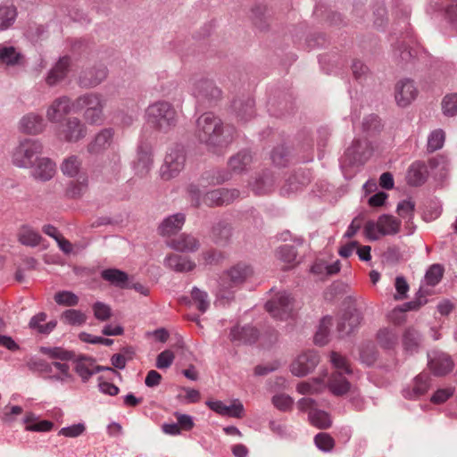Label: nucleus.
Here are the masks:
<instances>
[{"instance_id": "f257e3e1", "label": "nucleus", "mask_w": 457, "mask_h": 457, "mask_svg": "<svg viewBox=\"0 0 457 457\" xmlns=\"http://www.w3.org/2000/svg\"><path fill=\"white\" fill-rule=\"evenodd\" d=\"M195 133L198 140L216 154H222L236 137V129L225 126L212 112H205L197 119Z\"/></svg>"}, {"instance_id": "f03ea898", "label": "nucleus", "mask_w": 457, "mask_h": 457, "mask_svg": "<svg viewBox=\"0 0 457 457\" xmlns=\"http://www.w3.org/2000/svg\"><path fill=\"white\" fill-rule=\"evenodd\" d=\"M178 112L172 104L167 101H157L145 109V120L154 130L167 134L178 123Z\"/></svg>"}, {"instance_id": "7ed1b4c3", "label": "nucleus", "mask_w": 457, "mask_h": 457, "mask_svg": "<svg viewBox=\"0 0 457 457\" xmlns=\"http://www.w3.org/2000/svg\"><path fill=\"white\" fill-rule=\"evenodd\" d=\"M106 100L103 95L96 92L79 96L73 102L75 112L83 111V119L89 125H101L104 120V109Z\"/></svg>"}, {"instance_id": "20e7f679", "label": "nucleus", "mask_w": 457, "mask_h": 457, "mask_svg": "<svg viewBox=\"0 0 457 457\" xmlns=\"http://www.w3.org/2000/svg\"><path fill=\"white\" fill-rule=\"evenodd\" d=\"M330 361L337 370L329 379L328 387L336 395H345L350 389V383L344 375L352 373L350 365L347 360L337 352L331 353Z\"/></svg>"}, {"instance_id": "39448f33", "label": "nucleus", "mask_w": 457, "mask_h": 457, "mask_svg": "<svg viewBox=\"0 0 457 457\" xmlns=\"http://www.w3.org/2000/svg\"><path fill=\"white\" fill-rule=\"evenodd\" d=\"M401 221L389 214H383L377 221L368 220L364 225V235L371 241L381 237L395 235L400 231Z\"/></svg>"}, {"instance_id": "423d86ee", "label": "nucleus", "mask_w": 457, "mask_h": 457, "mask_svg": "<svg viewBox=\"0 0 457 457\" xmlns=\"http://www.w3.org/2000/svg\"><path fill=\"white\" fill-rule=\"evenodd\" d=\"M87 135V125L78 117L66 118L55 129L56 137L67 143H77Z\"/></svg>"}, {"instance_id": "0eeeda50", "label": "nucleus", "mask_w": 457, "mask_h": 457, "mask_svg": "<svg viewBox=\"0 0 457 457\" xmlns=\"http://www.w3.org/2000/svg\"><path fill=\"white\" fill-rule=\"evenodd\" d=\"M42 149V144L38 140L24 139L12 153V163L19 168H30L34 160L38 159L37 155L41 154Z\"/></svg>"}, {"instance_id": "6e6552de", "label": "nucleus", "mask_w": 457, "mask_h": 457, "mask_svg": "<svg viewBox=\"0 0 457 457\" xmlns=\"http://www.w3.org/2000/svg\"><path fill=\"white\" fill-rule=\"evenodd\" d=\"M186 154L182 147L175 146L167 152L162 165L160 168V177L162 180L169 181L184 170Z\"/></svg>"}, {"instance_id": "1a4fd4ad", "label": "nucleus", "mask_w": 457, "mask_h": 457, "mask_svg": "<svg viewBox=\"0 0 457 457\" xmlns=\"http://www.w3.org/2000/svg\"><path fill=\"white\" fill-rule=\"evenodd\" d=\"M190 91L199 101L217 99L220 96V89L213 82L204 77H194L190 79Z\"/></svg>"}, {"instance_id": "9d476101", "label": "nucleus", "mask_w": 457, "mask_h": 457, "mask_svg": "<svg viewBox=\"0 0 457 457\" xmlns=\"http://www.w3.org/2000/svg\"><path fill=\"white\" fill-rule=\"evenodd\" d=\"M265 306L273 318L280 320L290 317L293 311L292 299L286 292L277 294Z\"/></svg>"}, {"instance_id": "9b49d317", "label": "nucleus", "mask_w": 457, "mask_h": 457, "mask_svg": "<svg viewBox=\"0 0 457 457\" xmlns=\"http://www.w3.org/2000/svg\"><path fill=\"white\" fill-rule=\"evenodd\" d=\"M73 108V103L68 96H60L54 99L47 107L46 112V119L51 123L60 124L65 116L68 115Z\"/></svg>"}, {"instance_id": "f8f14e48", "label": "nucleus", "mask_w": 457, "mask_h": 457, "mask_svg": "<svg viewBox=\"0 0 457 457\" xmlns=\"http://www.w3.org/2000/svg\"><path fill=\"white\" fill-rule=\"evenodd\" d=\"M253 269L245 262H238L221 277V287H229L245 282L253 275Z\"/></svg>"}, {"instance_id": "ddd939ff", "label": "nucleus", "mask_w": 457, "mask_h": 457, "mask_svg": "<svg viewBox=\"0 0 457 457\" xmlns=\"http://www.w3.org/2000/svg\"><path fill=\"white\" fill-rule=\"evenodd\" d=\"M319 361V356L315 352L303 353L291 363L290 370L295 376L303 377L314 370Z\"/></svg>"}, {"instance_id": "4468645a", "label": "nucleus", "mask_w": 457, "mask_h": 457, "mask_svg": "<svg viewBox=\"0 0 457 457\" xmlns=\"http://www.w3.org/2000/svg\"><path fill=\"white\" fill-rule=\"evenodd\" d=\"M371 149L367 138H357L353 141L351 146L345 151V158L349 163L359 165L364 163L370 155Z\"/></svg>"}, {"instance_id": "2eb2a0df", "label": "nucleus", "mask_w": 457, "mask_h": 457, "mask_svg": "<svg viewBox=\"0 0 457 457\" xmlns=\"http://www.w3.org/2000/svg\"><path fill=\"white\" fill-rule=\"evenodd\" d=\"M239 197L237 189L219 188L206 193L204 196V204L209 207L229 204Z\"/></svg>"}, {"instance_id": "dca6fc26", "label": "nucleus", "mask_w": 457, "mask_h": 457, "mask_svg": "<svg viewBox=\"0 0 457 457\" xmlns=\"http://www.w3.org/2000/svg\"><path fill=\"white\" fill-rule=\"evenodd\" d=\"M418 89L411 79H402L395 85V97L401 107L409 105L417 96Z\"/></svg>"}, {"instance_id": "f3484780", "label": "nucleus", "mask_w": 457, "mask_h": 457, "mask_svg": "<svg viewBox=\"0 0 457 457\" xmlns=\"http://www.w3.org/2000/svg\"><path fill=\"white\" fill-rule=\"evenodd\" d=\"M362 317L357 310L344 312L337 320V330L340 337L353 333L361 324Z\"/></svg>"}, {"instance_id": "a211bd4d", "label": "nucleus", "mask_w": 457, "mask_h": 457, "mask_svg": "<svg viewBox=\"0 0 457 457\" xmlns=\"http://www.w3.org/2000/svg\"><path fill=\"white\" fill-rule=\"evenodd\" d=\"M114 137V130L111 128L100 130L92 141L87 145V150L91 154H99L107 150Z\"/></svg>"}, {"instance_id": "6ab92c4d", "label": "nucleus", "mask_w": 457, "mask_h": 457, "mask_svg": "<svg viewBox=\"0 0 457 457\" xmlns=\"http://www.w3.org/2000/svg\"><path fill=\"white\" fill-rule=\"evenodd\" d=\"M20 129L26 134L29 135H37L42 133L46 127V123L45 122L43 117L39 114L29 112L24 115L20 120Z\"/></svg>"}, {"instance_id": "aec40b11", "label": "nucleus", "mask_w": 457, "mask_h": 457, "mask_svg": "<svg viewBox=\"0 0 457 457\" xmlns=\"http://www.w3.org/2000/svg\"><path fill=\"white\" fill-rule=\"evenodd\" d=\"M107 77V69L104 65L84 71L79 77V83L84 87H94Z\"/></svg>"}, {"instance_id": "412c9836", "label": "nucleus", "mask_w": 457, "mask_h": 457, "mask_svg": "<svg viewBox=\"0 0 457 457\" xmlns=\"http://www.w3.org/2000/svg\"><path fill=\"white\" fill-rule=\"evenodd\" d=\"M71 65V59L69 56L65 55L61 57L55 65L49 71L46 82L48 86H54L63 80L69 71V67Z\"/></svg>"}, {"instance_id": "4be33fe9", "label": "nucleus", "mask_w": 457, "mask_h": 457, "mask_svg": "<svg viewBox=\"0 0 457 457\" xmlns=\"http://www.w3.org/2000/svg\"><path fill=\"white\" fill-rule=\"evenodd\" d=\"M229 337L237 344H252L258 338V332L251 326H236L231 329Z\"/></svg>"}, {"instance_id": "5701e85b", "label": "nucleus", "mask_w": 457, "mask_h": 457, "mask_svg": "<svg viewBox=\"0 0 457 457\" xmlns=\"http://www.w3.org/2000/svg\"><path fill=\"white\" fill-rule=\"evenodd\" d=\"M206 405L215 412L234 418L242 417L244 407L240 402H235L231 405H226L221 401H208Z\"/></svg>"}, {"instance_id": "b1692460", "label": "nucleus", "mask_w": 457, "mask_h": 457, "mask_svg": "<svg viewBox=\"0 0 457 457\" xmlns=\"http://www.w3.org/2000/svg\"><path fill=\"white\" fill-rule=\"evenodd\" d=\"M430 370L436 376H445L450 373L454 367L451 356L446 353H441L428 361Z\"/></svg>"}, {"instance_id": "393cba45", "label": "nucleus", "mask_w": 457, "mask_h": 457, "mask_svg": "<svg viewBox=\"0 0 457 457\" xmlns=\"http://www.w3.org/2000/svg\"><path fill=\"white\" fill-rule=\"evenodd\" d=\"M427 178L428 170L424 162H415L408 168L406 180L410 186H420L425 183Z\"/></svg>"}, {"instance_id": "a878e982", "label": "nucleus", "mask_w": 457, "mask_h": 457, "mask_svg": "<svg viewBox=\"0 0 457 457\" xmlns=\"http://www.w3.org/2000/svg\"><path fill=\"white\" fill-rule=\"evenodd\" d=\"M253 162V156L246 150L239 151L228 159V166L234 173H242L248 170Z\"/></svg>"}, {"instance_id": "bb28decb", "label": "nucleus", "mask_w": 457, "mask_h": 457, "mask_svg": "<svg viewBox=\"0 0 457 457\" xmlns=\"http://www.w3.org/2000/svg\"><path fill=\"white\" fill-rule=\"evenodd\" d=\"M56 171L55 163L49 158L37 159L36 165L33 170V176L42 181L51 179Z\"/></svg>"}, {"instance_id": "cd10ccee", "label": "nucleus", "mask_w": 457, "mask_h": 457, "mask_svg": "<svg viewBox=\"0 0 457 457\" xmlns=\"http://www.w3.org/2000/svg\"><path fill=\"white\" fill-rule=\"evenodd\" d=\"M310 182V177L305 171H297L288 177L285 185L281 188V194L290 195L301 189Z\"/></svg>"}, {"instance_id": "c85d7f7f", "label": "nucleus", "mask_w": 457, "mask_h": 457, "mask_svg": "<svg viewBox=\"0 0 457 457\" xmlns=\"http://www.w3.org/2000/svg\"><path fill=\"white\" fill-rule=\"evenodd\" d=\"M164 264L166 267L178 272H187L195 267V263L193 261L176 253L168 255L165 258Z\"/></svg>"}, {"instance_id": "c756f323", "label": "nucleus", "mask_w": 457, "mask_h": 457, "mask_svg": "<svg viewBox=\"0 0 457 457\" xmlns=\"http://www.w3.org/2000/svg\"><path fill=\"white\" fill-rule=\"evenodd\" d=\"M61 170L65 176L75 178L81 174H87L82 170V160L78 155H70L63 159Z\"/></svg>"}, {"instance_id": "7c9ffc66", "label": "nucleus", "mask_w": 457, "mask_h": 457, "mask_svg": "<svg viewBox=\"0 0 457 457\" xmlns=\"http://www.w3.org/2000/svg\"><path fill=\"white\" fill-rule=\"evenodd\" d=\"M103 370H104V368L96 366L93 360L85 357L79 358L75 365L76 372L84 382L87 381L93 374Z\"/></svg>"}, {"instance_id": "2f4dec72", "label": "nucleus", "mask_w": 457, "mask_h": 457, "mask_svg": "<svg viewBox=\"0 0 457 457\" xmlns=\"http://www.w3.org/2000/svg\"><path fill=\"white\" fill-rule=\"evenodd\" d=\"M423 303L420 300L411 301L403 303L402 306L395 308L388 315V319L393 323L399 325L405 320V312L408 311L419 309Z\"/></svg>"}, {"instance_id": "473e14b6", "label": "nucleus", "mask_w": 457, "mask_h": 457, "mask_svg": "<svg viewBox=\"0 0 457 457\" xmlns=\"http://www.w3.org/2000/svg\"><path fill=\"white\" fill-rule=\"evenodd\" d=\"M170 245L180 252H195L199 248V242L190 235H181L170 241Z\"/></svg>"}, {"instance_id": "72a5a7b5", "label": "nucleus", "mask_w": 457, "mask_h": 457, "mask_svg": "<svg viewBox=\"0 0 457 457\" xmlns=\"http://www.w3.org/2000/svg\"><path fill=\"white\" fill-rule=\"evenodd\" d=\"M185 222V216L177 213L165 219L159 227L160 233L163 236H169L179 231Z\"/></svg>"}, {"instance_id": "f704fd0d", "label": "nucleus", "mask_w": 457, "mask_h": 457, "mask_svg": "<svg viewBox=\"0 0 457 457\" xmlns=\"http://www.w3.org/2000/svg\"><path fill=\"white\" fill-rule=\"evenodd\" d=\"M153 165V154L149 149H140L137 154V161L135 170L140 176L146 175Z\"/></svg>"}, {"instance_id": "c9c22d12", "label": "nucleus", "mask_w": 457, "mask_h": 457, "mask_svg": "<svg viewBox=\"0 0 457 457\" xmlns=\"http://www.w3.org/2000/svg\"><path fill=\"white\" fill-rule=\"evenodd\" d=\"M22 54L13 46H0V62L7 66L20 64Z\"/></svg>"}, {"instance_id": "e433bc0d", "label": "nucleus", "mask_w": 457, "mask_h": 457, "mask_svg": "<svg viewBox=\"0 0 457 457\" xmlns=\"http://www.w3.org/2000/svg\"><path fill=\"white\" fill-rule=\"evenodd\" d=\"M46 314L40 312L33 316L29 321V328L41 334H49L56 326V321L46 322Z\"/></svg>"}, {"instance_id": "4c0bfd02", "label": "nucleus", "mask_w": 457, "mask_h": 457, "mask_svg": "<svg viewBox=\"0 0 457 457\" xmlns=\"http://www.w3.org/2000/svg\"><path fill=\"white\" fill-rule=\"evenodd\" d=\"M19 241L27 246H37L40 244L42 237L33 228L23 226L18 234Z\"/></svg>"}, {"instance_id": "58836bf2", "label": "nucleus", "mask_w": 457, "mask_h": 457, "mask_svg": "<svg viewBox=\"0 0 457 457\" xmlns=\"http://www.w3.org/2000/svg\"><path fill=\"white\" fill-rule=\"evenodd\" d=\"M296 255V250L293 245H282L276 251L277 259L285 264L284 269H287L295 264Z\"/></svg>"}, {"instance_id": "ea45409f", "label": "nucleus", "mask_w": 457, "mask_h": 457, "mask_svg": "<svg viewBox=\"0 0 457 457\" xmlns=\"http://www.w3.org/2000/svg\"><path fill=\"white\" fill-rule=\"evenodd\" d=\"M76 179L71 181L68 187L67 194L71 197H79L87 190L88 178L87 174H81L75 177Z\"/></svg>"}, {"instance_id": "a19ab883", "label": "nucleus", "mask_w": 457, "mask_h": 457, "mask_svg": "<svg viewBox=\"0 0 457 457\" xmlns=\"http://www.w3.org/2000/svg\"><path fill=\"white\" fill-rule=\"evenodd\" d=\"M377 340L381 347L391 349L397 343V333L394 328H381L377 334Z\"/></svg>"}, {"instance_id": "79ce46f5", "label": "nucleus", "mask_w": 457, "mask_h": 457, "mask_svg": "<svg viewBox=\"0 0 457 457\" xmlns=\"http://www.w3.org/2000/svg\"><path fill=\"white\" fill-rule=\"evenodd\" d=\"M102 278L116 287H122L128 281V275L117 269H107L102 272Z\"/></svg>"}, {"instance_id": "37998d69", "label": "nucleus", "mask_w": 457, "mask_h": 457, "mask_svg": "<svg viewBox=\"0 0 457 457\" xmlns=\"http://www.w3.org/2000/svg\"><path fill=\"white\" fill-rule=\"evenodd\" d=\"M428 376L420 374L415 378L412 392H405L404 396L407 398L419 397L424 395L428 390Z\"/></svg>"}, {"instance_id": "c03bdc74", "label": "nucleus", "mask_w": 457, "mask_h": 457, "mask_svg": "<svg viewBox=\"0 0 457 457\" xmlns=\"http://www.w3.org/2000/svg\"><path fill=\"white\" fill-rule=\"evenodd\" d=\"M420 343V336L417 330L409 328L405 330L403 336V345L406 351H415Z\"/></svg>"}, {"instance_id": "a18cd8bd", "label": "nucleus", "mask_w": 457, "mask_h": 457, "mask_svg": "<svg viewBox=\"0 0 457 457\" xmlns=\"http://www.w3.org/2000/svg\"><path fill=\"white\" fill-rule=\"evenodd\" d=\"M309 420L313 426L320 429L329 428L332 423L328 413L318 409L309 414Z\"/></svg>"}, {"instance_id": "49530a36", "label": "nucleus", "mask_w": 457, "mask_h": 457, "mask_svg": "<svg viewBox=\"0 0 457 457\" xmlns=\"http://www.w3.org/2000/svg\"><path fill=\"white\" fill-rule=\"evenodd\" d=\"M191 296L193 303L196 306L197 310L202 313L205 312L210 306L208 294L197 287H194L191 292Z\"/></svg>"}, {"instance_id": "de8ad7c7", "label": "nucleus", "mask_w": 457, "mask_h": 457, "mask_svg": "<svg viewBox=\"0 0 457 457\" xmlns=\"http://www.w3.org/2000/svg\"><path fill=\"white\" fill-rule=\"evenodd\" d=\"M235 109L237 112V116L242 120H248L254 114V103L252 99H247L245 103H235Z\"/></svg>"}, {"instance_id": "09e8293b", "label": "nucleus", "mask_w": 457, "mask_h": 457, "mask_svg": "<svg viewBox=\"0 0 457 457\" xmlns=\"http://www.w3.org/2000/svg\"><path fill=\"white\" fill-rule=\"evenodd\" d=\"M17 12L13 6L0 7V29L9 28L15 21Z\"/></svg>"}, {"instance_id": "8fccbe9b", "label": "nucleus", "mask_w": 457, "mask_h": 457, "mask_svg": "<svg viewBox=\"0 0 457 457\" xmlns=\"http://www.w3.org/2000/svg\"><path fill=\"white\" fill-rule=\"evenodd\" d=\"M443 113L448 117L457 115V94H448L442 100Z\"/></svg>"}, {"instance_id": "3c124183", "label": "nucleus", "mask_w": 457, "mask_h": 457, "mask_svg": "<svg viewBox=\"0 0 457 457\" xmlns=\"http://www.w3.org/2000/svg\"><path fill=\"white\" fill-rule=\"evenodd\" d=\"M332 326V319L330 317H325L320 321L318 331L315 334L314 340L316 344L323 345L327 343V337L328 336L329 328Z\"/></svg>"}, {"instance_id": "603ef678", "label": "nucleus", "mask_w": 457, "mask_h": 457, "mask_svg": "<svg viewBox=\"0 0 457 457\" xmlns=\"http://www.w3.org/2000/svg\"><path fill=\"white\" fill-rule=\"evenodd\" d=\"M323 385L320 379L304 381L297 385L296 390L301 395H314L321 391Z\"/></svg>"}, {"instance_id": "864d4df0", "label": "nucleus", "mask_w": 457, "mask_h": 457, "mask_svg": "<svg viewBox=\"0 0 457 457\" xmlns=\"http://www.w3.org/2000/svg\"><path fill=\"white\" fill-rule=\"evenodd\" d=\"M231 226L226 222H219L212 228L213 238L217 242H226L231 237Z\"/></svg>"}, {"instance_id": "5fc2aeb1", "label": "nucleus", "mask_w": 457, "mask_h": 457, "mask_svg": "<svg viewBox=\"0 0 457 457\" xmlns=\"http://www.w3.org/2000/svg\"><path fill=\"white\" fill-rule=\"evenodd\" d=\"M62 320L70 325H82L86 322V315L79 310H66L62 316Z\"/></svg>"}, {"instance_id": "6e6d98bb", "label": "nucleus", "mask_w": 457, "mask_h": 457, "mask_svg": "<svg viewBox=\"0 0 457 457\" xmlns=\"http://www.w3.org/2000/svg\"><path fill=\"white\" fill-rule=\"evenodd\" d=\"M444 274V268L440 264H433L425 275V280L429 286H436L439 283Z\"/></svg>"}, {"instance_id": "4d7b16f0", "label": "nucleus", "mask_w": 457, "mask_h": 457, "mask_svg": "<svg viewBox=\"0 0 457 457\" xmlns=\"http://www.w3.org/2000/svg\"><path fill=\"white\" fill-rule=\"evenodd\" d=\"M54 301L59 305L75 306L79 303V297L71 291H60L54 295Z\"/></svg>"}, {"instance_id": "13d9d810", "label": "nucleus", "mask_w": 457, "mask_h": 457, "mask_svg": "<svg viewBox=\"0 0 457 457\" xmlns=\"http://www.w3.org/2000/svg\"><path fill=\"white\" fill-rule=\"evenodd\" d=\"M445 135L442 129L434 130L428 137V150L434 152L440 149L445 142Z\"/></svg>"}, {"instance_id": "bf43d9fd", "label": "nucleus", "mask_w": 457, "mask_h": 457, "mask_svg": "<svg viewBox=\"0 0 457 457\" xmlns=\"http://www.w3.org/2000/svg\"><path fill=\"white\" fill-rule=\"evenodd\" d=\"M314 443L316 446L325 452L331 451L335 446V440L333 437L327 434L320 432L314 437Z\"/></svg>"}, {"instance_id": "052dcab7", "label": "nucleus", "mask_w": 457, "mask_h": 457, "mask_svg": "<svg viewBox=\"0 0 457 457\" xmlns=\"http://www.w3.org/2000/svg\"><path fill=\"white\" fill-rule=\"evenodd\" d=\"M40 352L53 359H59L62 361L71 360L73 356L71 352H68L61 347H42Z\"/></svg>"}, {"instance_id": "680f3d73", "label": "nucleus", "mask_w": 457, "mask_h": 457, "mask_svg": "<svg viewBox=\"0 0 457 457\" xmlns=\"http://www.w3.org/2000/svg\"><path fill=\"white\" fill-rule=\"evenodd\" d=\"M205 178L202 177V179L199 181V185L196 184H190L187 187V194L190 197L191 203L194 206L198 207L201 204L200 202V187H205Z\"/></svg>"}, {"instance_id": "e2e57ef3", "label": "nucleus", "mask_w": 457, "mask_h": 457, "mask_svg": "<svg viewBox=\"0 0 457 457\" xmlns=\"http://www.w3.org/2000/svg\"><path fill=\"white\" fill-rule=\"evenodd\" d=\"M272 403L279 411H287L291 410L294 400L287 395L279 394L272 397Z\"/></svg>"}, {"instance_id": "0e129e2a", "label": "nucleus", "mask_w": 457, "mask_h": 457, "mask_svg": "<svg viewBox=\"0 0 457 457\" xmlns=\"http://www.w3.org/2000/svg\"><path fill=\"white\" fill-rule=\"evenodd\" d=\"M92 309L96 319L98 320L105 321L112 316V310L110 306L102 302L95 303Z\"/></svg>"}, {"instance_id": "69168bd1", "label": "nucleus", "mask_w": 457, "mask_h": 457, "mask_svg": "<svg viewBox=\"0 0 457 457\" xmlns=\"http://www.w3.org/2000/svg\"><path fill=\"white\" fill-rule=\"evenodd\" d=\"M380 120L377 115L371 114L365 117L362 121V129L367 135H371L379 130Z\"/></svg>"}, {"instance_id": "338daca9", "label": "nucleus", "mask_w": 457, "mask_h": 457, "mask_svg": "<svg viewBox=\"0 0 457 457\" xmlns=\"http://www.w3.org/2000/svg\"><path fill=\"white\" fill-rule=\"evenodd\" d=\"M415 204L411 200H403L397 205V213L403 219H411L414 212Z\"/></svg>"}, {"instance_id": "774afa93", "label": "nucleus", "mask_w": 457, "mask_h": 457, "mask_svg": "<svg viewBox=\"0 0 457 457\" xmlns=\"http://www.w3.org/2000/svg\"><path fill=\"white\" fill-rule=\"evenodd\" d=\"M175 359V354L170 350H165L158 354L156 359V367L158 369L169 368Z\"/></svg>"}]
</instances>
